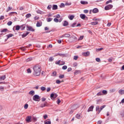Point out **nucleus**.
Segmentation results:
<instances>
[{"instance_id":"f257e3e1","label":"nucleus","mask_w":124,"mask_h":124,"mask_svg":"<svg viewBox=\"0 0 124 124\" xmlns=\"http://www.w3.org/2000/svg\"><path fill=\"white\" fill-rule=\"evenodd\" d=\"M34 70L33 75L34 76H39L41 73V67L39 65H36L33 68Z\"/></svg>"},{"instance_id":"f03ea898","label":"nucleus","mask_w":124,"mask_h":124,"mask_svg":"<svg viewBox=\"0 0 124 124\" xmlns=\"http://www.w3.org/2000/svg\"><path fill=\"white\" fill-rule=\"evenodd\" d=\"M106 107V105H104L103 106H101L99 108V106H97L96 107V111H97V114H99L100 112H101L102 110H103L104 108Z\"/></svg>"},{"instance_id":"7ed1b4c3","label":"nucleus","mask_w":124,"mask_h":124,"mask_svg":"<svg viewBox=\"0 0 124 124\" xmlns=\"http://www.w3.org/2000/svg\"><path fill=\"white\" fill-rule=\"evenodd\" d=\"M33 100L34 101H40V96L37 94H35L33 96Z\"/></svg>"},{"instance_id":"20e7f679","label":"nucleus","mask_w":124,"mask_h":124,"mask_svg":"<svg viewBox=\"0 0 124 124\" xmlns=\"http://www.w3.org/2000/svg\"><path fill=\"white\" fill-rule=\"evenodd\" d=\"M57 97H58V95L56 93H52L50 94V98L52 100H54V99L57 98Z\"/></svg>"},{"instance_id":"39448f33","label":"nucleus","mask_w":124,"mask_h":124,"mask_svg":"<svg viewBox=\"0 0 124 124\" xmlns=\"http://www.w3.org/2000/svg\"><path fill=\"white\" fill-rule=\"evenodd\" d=\"M111 8H113V5L108 4L105 7V10H110Z\"/></svg>"},{"instance_id":"423d86ee","label":"nucleus","mask_w":124,"mask_h":124,"mask_svg":"<svg viewBox=\"0 0 124 124\" xmlns=\"http://www.w3.org/2000/svg\"><path fill=\"white\" fill-rule=\"evenodd\" d=\"M49 106V104H48V103H47V102H45L44 104H42L40 107L41 108H44V107H47Z\"/></svg>"},{"instance_id":"0eeeda50","label":"nucleus","mask_w":124,"mask_h":124,"mask_svg":"<svg viewBox=\"0 0 124 124\" xmlns=\"http://www.w3.org/2000/svg\"><path fill=\"white\" fill-rule=\"evenodd\" d=\"M27 31H34L35 30L32 28L31 26H27Z\"/></svg>"},{"instance_id":"6e6552de","label":"nucleus","mask_w":124,"mask_h":124,"mask_svg":"<svg viewBox=\"0 0 124 124\" xmlns=\"http://www.w3.org/2000/svg\"><path fill=\"white\" fill-rule=\"evenodd\" d=\"M26 121L27 122V123H31V116H28L26 117Z\"/></svg>"},{"instance_id":"1a4fd4ad","label":"nucleus","mask_w":124,"mask_h":124,"mask_svg":"<svg viewBox=\"0 0 124 124\" xmlns=\"http://www.w3.org/2000/svg\"><path fill=\"white\" fill-rule=\"evenodd\" d=\"M93 108L94 107L93 106H92L87 110V112H93Z\"/></svg>"},{"instance_id":"9d476101","label":"nucleus","mask_w":124,"mask_h":124,"mask_svg":"<svg viewBox=\"0 0 124 124\" xmlns=\"http://www.w3.org/2000/svg\"><path fill=\"white\" fill-rule=\"evenodd\" d=\"M82 55L84 56L85 57H88V56H90V52L87 51L86 52H83L82 53Z\"/></svg>"},{"instance_id":"9b49d317","label":"nucleus","mask_w":124,"mask_h":124,"mask_svg":"<svg viewBox=\"0 0 124 124\" xmlns=\"http://www.w3.org/2000/svg\"><path fill=\"white\" fill-rule=\"evenodd\" d=\"M5 79H6V75H4V76H2L0 77V81H2L4 80H5Z\"/></svg>"},{"instance_id":"f8f14e48","label":"nucleus","mask_w":124,"mask_h":124,"mask_svg":"<svg viewBox=\"0 0 124 124\" xmlns=\"http://www.w3.org/2000/svg\"><path fill=\"white\" fill-rule=\"evenodd\" d=\"M62 37H70V34L66 33L61 36V38H62Z\"/></svg>"},{"instance_id":"ddd939ff","label":"nucleus","mask_w":124,"mask_h":124,"mask_svg":"<svg viewBox=\"0 0 124 124\" xmlns=\"http://www.w3.org/2000/svg\"><path fill=\"white\" fill-rule=\"evenodd\" d=\"M62 25L63 27H66L67 26H68V22L66 20H64L62 23Z\"/></svg>"},{"instance_id":"4468645a","label":"nucleus","mask_w":124,"mask_h":124,"mask_svg":"<svg viewBox=\"0 0 124 124\" xmlns=\"http://www.w3.org/2000/svg\"><path fill=\"white\" fill-rule=\"evenodd\" d=\"M108 93V91L107 90H103L102 91V94L103 95H106Z\"/></svg>"},{"instance_id":"2eb2a0df","label":"nucleus","mask_w":124,"mask_h":124,"mask_svg":"<svg viewBox=\"0 0 124 124\" xmlns=\"http://www.w3.org/2000/svg\"><path fill=\"white\" fill-rule=\"evenodd\" d=\"M30 34L29 32L27 31L26 33H24L22 35V38H24V37H26V36H27V35H28V34Z\"/></svg>"},{"instance_id":"dca6fc26","label":"nucleus","mask_w":124,"mask_h":124,"mask_svg":"<svg viewBox=\"0 0 124 124\" xmlns=\"http://www.w3.org/2000/svg\"><path fill=\"white\" fill-rule=\"evenodd\" d=\"M90 24L92 26H96V25L98 24V22H97V21H94V22H91Z\"/></svg>"},{"instance_id":"f3484780","label":"nucleus","mask_w":124,"mask_h":124,"mask_svg":"<svg viewBox=\"0 0 124 124\" xmlns=\"http://www.w3.org/2000/svg\"><path fill=\"white\" fill-rule=\"evenodd\" d=\"M25 29H26V25L25 24H23V25L20 26V30L21 31H24L25 30Z\"/></svg>"},{"instance_id":"a211bd4d","label":"nucleus","mask_w":124,"mask_h":124,"mask_svg":"<svg viewBox=\"0 0 124 124\" xmlns=\"http://www.w3.org/2000/svg\"><path fill=\"white\" fill-rule=\"evenodd\" d=\"M58 9V5H53L52 6V10H57Z\"/></svg>"},{"instance_id":"6ab92c4d","label":"nucleus","mask_w":124,"mask_h":124,"mask_svg":"<svg viewBox=\"0 0 124 124\" xmlns=\"http://www.w3.org/2000/svg\"><path fill=\"white\" fill-rule=\"evenodd\" d=\"M46 22L49 23V22L53 21V18H51V17L46 18Z\"/></svg>"},{"instance_id":"aec40b11","label":"nucleus","mask_w":124,"mask_h":124,"mask_svg":"<svg viewBox=\"0 0 124 124\" xmlns=\"http://www.w3.org/2000/svg\"><path fill=\"white\" fill-rule=\"evenodd\" d=\"M80 17L81 18H82L83 20H84V19H85L86 18V15H85L84 14H80Z\"/></svg>"},{"instance_id":"412c9836","label":"nucleus","mask_w":124,"mask_h":124,"mask_svg":"<svg viewBox=\"0 0 124 124\" xmlns=\"http://www.w3.org/2000/svg\"><path fill=\"white\" fill-rule=\"evenodd\" d=\"M118 92L120 93V94H124V90H123L120 89L119 90Z\"/></svg>"},{"instance_id":"4be33fe9","label":"nucleus","mask_w":124,"mask_h":124,"mask_svg":"<svg viewBox=\"0 0 124 124\" xmlns=\"http://www.w3.org/2000/svg\"><path fill=\"white\" fill-rule=\"evenodd\" d=\"M6 36L7 37V39H8L9 38H10V37H12V36H13V34L10 33V34H7L6 35Z\"/></svg>"},{"instance_id":"5701e85b","label":"nucleus","mask_w":124,"mask_h":124,"mask_svg":"<svg viewBox=\"0 0 124 124\" xmlns=\"http://www.w3.org/2000/svg\"><path fill=\"white\" fill-rule=\"evenodd\" d=\"M34 91H31L29 93V94H30L31 95H34Z\"/></svg>"},{"instance_id":"b1692460","label":"nucleus","mask_w":124,"mask_h":124,"mask_svg":"<svg viewBox=\"0 0 124 124\" xmlns=\"http://www.w3.org/2000/svg\"><path fill=\"white\" fill-rule=\"evenodd\" d=\"M93 13H97L98 12V9L97 8H94L93 10Z\"/></svg>"},{"instance_id":"393cba45","label":"nucleus","mask_w":124,"mask_h":124,"mask_svg":"<svg viewBox=\"0 0 124 124\" xmlns=\"http://www.w3.org/2000/svg\"><path fill=\"white\" fill-rule=\"evenodd\" d=\"M97 96H100V95H103L102 91H100L96 94Z\"/></svg>"},{"instance_id":"a878e982","label":"nucleus","mask_w":124,"mask_h":124,"mask_svg":"<svg viewBox=\"0 0 124 124\" xmlns=\"http://www.w3.org/2000/svg\"><path fill=\"white\" fill-rule=\"evenodd\" d=\"M42 26V24L40 23L39 22L37 21L36 23V27H39Z\"/></svg>"},{"instance_id":"bb28decb","label":"nucleus","mask_w":124,"mask_h":124,"mask_svg":"<svg viewBox=\"0 0 124 124\" xmlns=\"http://www.w3.org/2000/svg\"><path fill=\"white\" fill-rule=\"evenodd\" d=\"M26 18H30V17H31V14H27L25 16Z\"/></svg>"},{"instance_id":"cd10ccee","label":"nucleus","mask_w":124,"mask_h":124,"mask_svg":"<svg viewBox=\"0 0 124 124\" xmlns=\"http://www.w3.org/2000/svg\"><path fill=\"white\" fill-rule=\"evenodd\" d=\"M80 3L81 4H88V1H80Z\"/></svg>"},{"instance_id":"c85d7f7f","label":"nucleus","mask_w":124,"mask_h":124,"mask_svg":"<svg viewBox=\"0 0 124 124\" xmlns=\"http://www.w3.org/2000/svg\"><path fill=\"white\" fill-rule=\"evenodd\" d=\"M20 26L19 25H16V31H19L20 30Z\"/></svg>"},{"instance_id":"c756f323","label":"nucleus","mask_w":124,"mask_h":124,"mask_svg":"<svg viewBox=\"0 0 124 124\" xmlns=\"http://www.w3.org/2000/svg\"><path fill=\"white\" fill-rule=\"evenodd\" d=\"M74 15H71L68 16L69 19H70V20H72L74 18Z\"/></svg>"},{"instance_id":"7c9ffc66","label":"nucleus","mask_w":124,"mask_h":124,"mask_svg":"<svg viewBox=\"0 0 124 124\" xmlns=\"http://www.w3.org/2000/svg\"><path fill=\"white\" fill-rule=\"evenodd\" d=\"M27 46H26V47L23 46V47H22L21 48V50H22V51H26L27 50Z\"/></svg>"},{"instance_id":"2f4dec72","label":"nucleus","mask_w":124,"mask_h":124,"mask_svg":"<svg viewBox=\"0 0 124 124\" xmlns=\"http://www.w3.org/2000/svg\"><path fill=\"white\" fill-rule=\"evenodd\" d=\"M57 56H60V57H62V56H63V54H62V53H56L54 57H56Z\"/></svg>"},{"instance_id":"473e14b6","label":"nucleus","mask_w":124,"mask_h":124,"mask_svg":"<svg viewBox=\"0 0 124 124\" xmlns=\"http://www.w3.org/2000/svg\"><path fill=\"white\" fill-rule=\"evenodd\" d=\"M77 24V23H76V22H74V23L71 25V27H72V28H74V27H75Z\"/></svg>"},{"instance_id":"72a5a7b5","label":"nucleus","mask_w":124,"mask_h":124,"mask_svg":"<svg viewBox=\"0 0 124 124\" xmlns=\"http://www.w3.org/2000/svg\"><path fill=\"white\" fill-rule=\"evenodd\" d=\"M64 6H65V5L63 3H62L60 5L61 8H62V7H64Z\"/></svg>"},{"instance_id":"f704fd0d","label":"nucleus","mask_w":124,"mask_h":124,"mask_svg":"<svg viewBox=\"0 0 124 124\" xmlns=\"http://www.w3.org/2000/svg\"><path fill=\"white\" fill-rule=\"evenodd\" d=\"M7 29H4L2 30H1V32H6L7 31Z\"/></svg>"},{"instance_id":"c9c22d12","label":"nucleus","mask_w":124,"mask_h":124,"mask_svg":"<svg viewBox=\"0 0 124 124\" xmlns=\"http://www.w3.org/2000/svg\"><path fill=\"white\" fill-rule=\"evenodd\" d=\"M62 69H63V70H65V69H67V66L66 65H64L62 67Z\"/></svg>"},{"instance_id":"e433bc0d","label":"nucleus","mask_w":124,"mask_h":124,"mask_svg":"<svg viewBox=\"0 0 124 124\" xmlns=\"http://www.w3.org/2000/svg\"><path fill=\"white\" fill-rule=\"evenodd\" d=\"M49 62H53L54 61V58L50 57L48 59Z\"/></svg>"},{"instance_id":"4c0bfd02","label":"nucleus","mask_w":124,"mask_h":124,"mask_svg":"<svg viewBox=\"0 0 124 124\" xmlns=\"http://www.w3.org/2000/svg\"><path fill=\"white\" fill-rule=\"evenodd\" d=\"M59 78H60V79H62V78H64V75H60L59 76Z\"/></svg>"},{"instance_id":"58836bf2","label":"nucleus","mask_w":124,"mask_h":124,"mask_svg":"<svg viewBox=\"0 0 124 124\" xmlns=\"http://www.w3.org/2000/svg\"><path fill=\"white\" fill-rule=\"evenodd\" d=\"M41 90L42 91V92H44L46 90V87H41Z\"/></svg>"},{"instance_id":"ea45409f","label":"nucleus","mask_w":124,"mask_h":124,"mask_svg":"<svg viewBox=\"0 0 124 124\" xmlns=\"http://www.w3.org/2000/svg\"><path fill=\"white\" fill-rule=\"evenodd\" d=\"M80 117H81V115L79 114H77L76 115V118H77V119H80Z\"/></svg>"},{"instance_id":"a19ab883","label":"nucleus","mask_w":124,"mask_h":124,"mask_svg":"<svg viewBox=\"0 0 124 124\" xmlns=\"http://www.w3.org/2000/svg\"><path fill=\"white\" fill-rule=\"evenodd\" d=\"M11 9H12V7L9 6L8 9L6 11V12H9L10 11V10H11Z\"/></svg>"},{"instance_id":"79ce46f5","label":"nucleus","mask_w":124,"mask_h":124,"mask_svg":"<svg viewBox=\"0 0 124 124\" xmlns=\"http://www.w3.org/2000/svg\"><path fill=\"white\" fill-rule=\"evenodd\" d=\"M102 100H97L96 104H100L101 103Z\"/></svg>"},{"instance_id":"37998d69","label":"nucleus","mask_w":124,"mask_h":124,"mask_svg":"<svg viewBox=\"0 0 124 124\" xmlns=\"http://www.w3.org/2000/svg\"><path fill=\"white\" fill-rule=\"evenodd\" d=\"M45 124H51V121H46L45 122Z\"/></svg>"},{"instance_id":"c03bdc74","label":"nucleus","mask_w":124,"mask_h":124,"mask_svg":"<svg viewBox=\"0 0 124 124\" xmlns=\"http://www.w3.org/2000/svg\"><path fill=\"white\" fill-rule=\"evenodd\" d=\"M56 64H58L59 65H61V60L55 62Z\"/></svg>"},{"instance_id":"a18cd8bd","label":"nucleus","mask_w":124,"mask_h":124,"mask_svg":"<svg viewBox=\"0 0 124 124\" xmlns=\"http://www.w3.org/2000/svg\"><path fill=\"white\" fill-rule=\"evenodd\" d=\"M65 64V62L64 61H61V63H60V65H63L64 64Z\"/></svg>"},{"instance_id":"49530a36","label":"nucleus","mask_w":124,"mask_h":124,"mask_svg":"<svg viewBox=\"0 0 124 124\" xmlns=\"http://www.w3.org/2000/svg\"><path fill=\"white\" fill-rule=\"evenodd\" d=\"M52 76H57V72L54 71L52 73Z\"/></svg>"},{"instance_id":"de8ad7c7","label":"nucleus","mask_w":124,"mask_h":124,"mask_svg":"<svg viewBox=\"0 0 124 124\" xmlns=\"http://www.w3.org/2000/svg\"><path fill=\"white\" fill-rule=\"evenodd\" d=\"M103 49V48H97V49H96V52H98V51H101V50H102V49Z\"/></svg>"},{"instance_id":"09e8293b","label":"nucleus","mask_w":124,"mask_h":124,"mask_svg":"<svg viewBox=\"0 0 124 124\" xmlns=\"http://www.w3.org/2000/svg\"><path fill=\"white\" fill-rule=\"evenodd\" d=\"M0 91H4V87L0 86Z\"/></svg>"},{"instance_id":"8fccbe9b","label":"nucleus","mask_w":124,"mask_h":124,"mask_svg":"<svg viewBox=\"0 0 124 124\" xmlns=\"http://www.w3.org/2000/svg\"><path fill=\"white\" fill-rule=\"evenodd\" d=\"M47 8L48 10L51 9V8H52V5H51V4L48 5Z\"/></svg>"},{"instance_id":"3c124183","label":"nucleus","mask_w":124,"mask_h":124,"mask_svg":"<svg viewBox=\"0 0 124 124\" xmlns=\"http://www.w3.org/2000/svg\"><path fill=\"white\" fill-rule=\"evenodd\" d=\"M56 84H61V83H62V81H61V80H56Z\"/></svg>"},{"instance_id":"603ef678","label":"nucleus","mask_w":124,"mask_h":124,"mask_svg":"<svg viewBox=\"0 0 124 124\" xmlns=\"http://www.w3.org/2000/svg\"><path fill=\"white\" fill-rule=\"evenodd\" d=\"M28 107H29V105L28 104H26L24 106L25 109H28Z\"/></svg>"},{"instance_id":"864d4df0","label":"nucleus","mask_w":124,"mask_h":124,"mask_svg":"<svg viewBox=\"0 0 124 124\" xmlns=\"http://www.w3.org/2000/svg\"><path fill=\"white\" fill-rule=\"evenodd\" d=\"M27 73H31V69L29 68L27 70Z\"/></svg>"},{"instance_id":"5fc2aeb1","label":"nucleus","mask_w":124,"mask_h":124,"mask_svg":"<svg viewBox=\"0 0 124 124\" xmlns=\"http://www.w3.org/2000/svg\"><path fill=\"white\" fill-rule=\"evenodd\" d=\"M112 2V0H109L106 2V4H108V3H110Z\"/></svg>"},{"instance_id":"6e6d98bb","label":"nucleus","mask_w":124,"mask_h":124,"mask_svg":"<svg viewBox=\"0 0 124 124\" xmlns=\"http://www.w3.org/2000/svg\"><path fill=\"white\" fill-rule=\"evenodd\" d=\"M79 57L77 56H74V60H75V61H77V60H78V58Z\"/></svg>"},{"instance_id":"4d7b16f0","label":"nucleus","mask_w":124,"mask_h":124,"mask_svg":"<svg viewBox=\"0 0 124 124\" xmlns=\"http://www.w3.org/2000/svg\"><path fill=\"white\" fill-rule=\"evenodd\" d=\"M7 25L8 26H11V25H12V21H9L7 23Z\"/></svg>"},{"instance_id":"13d9d810","label":"nucleus","mask_w":124,"mask_h":124,"mask_svg":"<svg viewBox=\"0 0 124 124\" xmlns=\"http://www.w3.org/2000/svg\"><path fill=\"white\" fill-rule=\"evenodd\" d=\"M54 21L55 22V23H59V19H58V18H54Z\"/></svg>"},{"instance_id":"bf43d9fd","label":"nucleus","mask_w":124,"mask_h":124,"mask_svg":"<svg viewBox=\"0 0 124 124\" xmlns=\"http://www.w3.org/2000/svg\"><path fill=\"white\" fill-rule=\"evenodd\" d=\"M3 19H4V16H0V21H1V20H3Z\"/></svg>"},{"instance_id":"052dcab7","label":"nucleus","mask_w":124,"mask_h":124,"mask_svg":"<svg viewBox=\"0 0 124 124\" xmlns=\"http://www.w3.org/2000/svg\"><path fill=\"white\" fill-rule=\"evenodd\" d=\"M73 65L74 66V67H76V66H77L78 65V64H77V62H74L73 64Z\"/></svg>"},{"instance_id":"680f3d73","label":"nucleus","mask_w":124,"mask_h":124,"mask_svg":"<svg viewBox=\"0 0 124 124\" xmlns=\"http://www.w3.org/2000/svg\"><path fill=\"white\" fill-rule=\"evenodd\" d=\"M115 91H116L115 89H110L109 90L110 93H115Z\"/></svg>"},{"instance_id":"e2e57ef3","label":"nucleus","mask_w":124,"mask_h":124,"mask_svg":"<svg viewBox=\"0 0 124 124\" xmlns=\"http://www.w3.org/2000/svg\"><path fill=\"white\" fill-rule=\"evenodd\" d=\"M61 102V100H60V99L58 98V99H57V104H60Z\"/></svg>"},{"instance_id":"0e129e2a","label":"nucleus","mask_w":124,"mask_h":124,"mask_svg":"<svg viewBox=\"0 0 124 124\" xmlns=\"http://www.w3.org/2000/svg\"><path fill=\"white\" fill-rule=\"evenodd\" d=\"M84 39V36H80L79 38L78 39V40H82Z\"/></svg>"},{"instance_id":"69168bd1","label":"nucleus","mask_w":124,"mask_h":124,"mask_svg":"<svg viewBox=\"0 0 124 124\" xmlns=\"http://www.w3.org/2000/svg\"><path fill=\"white\" fill-rule=\"evenodd\" d=\"M44 118L45 119V120H46V119H47V118H48V115L47 114H45L44 116H43Z\"/></svg>"},{"instance_id":"338daca9","label":"nucleus","mask_w":124,"mask_h":124,"mask_svg":"<svg viewBox=\"0 0 124 124\" xmlns=\"http://www.w3.org/2000/svg\"><path fill=\"white\" fill-rule=\"evenodd\" d=\"M95 60L98 62H100V58H96Z\"/></svg>"},{"instance_id":"774afa93","label":"nucleus","mask_w":124,"mask_h":124,"mask_svg":"<svg viewBox=\"0 0 124 124\" xmlns=\"http://www.w3.org/2000/svg\"><path fill=\"white\" fill-rule=\"evenodd\" d=\"M34 20H39V17H38V16H35L34 17Z\"/></svg>"}]
</instances>
